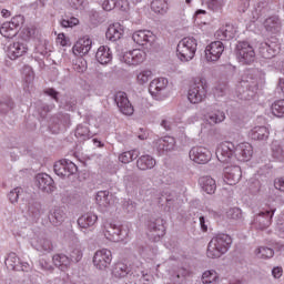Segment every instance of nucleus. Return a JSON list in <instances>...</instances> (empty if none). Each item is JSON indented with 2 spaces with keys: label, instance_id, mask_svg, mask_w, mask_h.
I'll use <instances>...</instances> for the list:
<instances>
[{
  "label": "nucleus",
  "instance_id": "obj_1",
  "mask_svg": "<svg viewBox=\"0 0 284 284\" xmlns=\"http://www.w3.org/2000/svg\"><path fill=\"white\" fill-rule=\"evenodd\" d=\"M217 161L221 163H230V159L235 156L237 161H250L252 154H254V149L252 144L243 142L234 146L232 142H223L220 144L215 151Z\"/></svg>",
  "mask_w": 284,
  "mask_h": 284
},
{
  "label": "nucleus",
  "instance_id": "obj_2",
  "mask_svg": "<svg viewBox=\"0 0 284 284\" xmlns=\"http://www.w3.org/2000/svg\"><path fill=\"white\" fill-rule=\"evenodd\" d=\"M230 247H232V236L225 233H219L209 242L206 256L209 258H221Z\"/></svg>",
  "mask_w": 284,
  "mask_h": 284
},
{
  "label": "nucleus",
  "instance_id": "obj_3",
  "mask_svg": "<svg viewBox=\"0 0 284 284\" xmlns=\"http://www.w3.org/2000/svg\"><path fill=\"white\" fill-rule=\"evenodd\" d=\"M196 48H199V41L194 37H186L179 41L176 45V57L180 61H192L196 55Z\"/></svg>",
  "mask_w": 284,
  "mask_h": 284
},
{
  "label": "nucleus",
  "instance_id": "obj_4",
  "mask_svg": "<svg viewBox=\"0 0 284 284\" xmlns=\"http://www.w3.org/2000/svg\"><path fill=\"white\" fill-rule=\"evenodd\" d=\"M207 97V82L205 79H197L189 89L187 99L190 103H203Z\"/></svg>",
  "mask_w": 284,
  "mask_h": 284
},
{
  "label": "nucleus",
  "instance_id": "obj_5",
  "mask_svg": "<svg viewBox=\"0 0 284 284\" xmlns=\"http://www.w3.org/2000/svg\"><path fill=\"white\" fill-rule=\"evenodd\" d=\"M235 54L237 57V61L242 63V65H252V63L256 61V52L254 51V47L246 41L237 43Z\"/></svg>",
  "mask_w": 284,
  "mask_h": 284
},
{
  "label": "nucleus",
  "instance_id": "obj_6",
  "mask_svg": "<svg viewBox=\"0 0 284 284\" xmlns=\"http://www.w3.org/2000/svg\"><path fill=\"white\" fill-rule=\"evenodd\" d=\"M26 19L23 16H14L11 21L2 23L0 28V34L6 39H12L17 37V32H19L21 26H23Z\"/></svg>",
  "mask_w": 284,
  "mask_h": 284
},
{
  "label": "nucleus",
  "instance_id": "obj_7",
  "mask_svg": "<svg viewBox=\"0 0 284 284\" xmlns=\"http://www.w3.org/2000/svg\"><path fill=\"white\" fill-rule=\"evenodd\" d=\"M78 171L77 164L70 160H59L53 165V172L57 176H60V179H69L72 174H77Z\"/></svg>",
  "mask_w": 284,
  "mask_h": 284
},
{
  "label": "nucleus",
  "instance_id": "obj_8",
  "mask_svg": "<svg viewBox=\"0 0 284 284\" xmlns=\"http://www.w3.org/2000/svg\"><path fill=\"white\" fill-rule=\"evenodd\" d=\"M148 234L153 241H160L162 236H165V223L163 219H151L148 222Z\"/></svg>",
  "mask_w": 284,
  "mask_h": 284
},
{
  "label": "nucleus",
  "instance_id": "obj_9",
  "mask_svg": "<svg viewBox=\"0 0 284 284\" xmlns=\"http://www.w3.org/2000/svg\"><path fill=\"white\" fill-rule=\"evenodd\" d=\"M146 53L143 50L134 49L132 51H126L120 55V61L126 63V65H140L145 61Z\"/></svg>",
  "mask_w": 284,
  "mask_h": 284
},
{
  "label": "nucleus",
  "instance_id": "obj_10",
  "mask_svg": "<svg viewBox=\"0 0 284 284\" xmlns=\"http://www.w3.org/2000/svg\"><path fill=\"white\" fill-rule=\"evenodd\" d=\"M189 156L191 161H194V163L205 165V163L211 161L212 152H210L205 146H193L189 152Z\"/></svg>",
  "mask_w": 284,
  "mask_h": 284
},
{
  "label": "nucleus",
  "instance_id": "obj_11",
  "mask_svg": "<svg viewBox=\"0 0 284 284\" xmlns=\"http://www.w3.org/2000/svg\"><path fill=\"white\" fill-rule=\"evenodd\" d=\"M112 263V251L108 248H102L95 252L93 256V265L98 270H106Z\"/></svg>",
  "mask_w": 284,
  "mask_h": 284
},
{
  "label": "nucleus",
  "instance_id": "obj_12",
  "mask_svg": "<svg viewBox=\"0 0 284 284\" xmlns=\"http://www.w3.org/2000/svg\"><path fill=\"white\" fill-rule=\"evenodd\" d=\"M114 102L122 114H125L126 116H132L134 114V106L128 99V94L125 92L119 91L114 97Z\"/></svg>",
  "mask_w": 284,
  "mask_h": 284
},
{
  "label": "nucleus",
  "instance_id": "obj_13",
  "mask_svg": "<svg viewBox=\"0 0 284 284\" xmlns=\"http://www.w3.org/2000/svg\"><path fill=\"white\" fill-rule=\"evenodd\" d=\"M225 51V45L221 41H214L209 44L205 49V59L206 61L214 63L221 59V55Z\"/></svg>",
  "mask_w": 284,
  "mask_h": 284
},
{
  "label": "nucleus",
  "instance_id": "obj_14",
  "mask_svg": "<svg viewBox=\"0 0 284 284\" xmlns=\"http://www.w3.org/2000/svg\"><path fill=\"white\" fill-rule=\"evenodd\" d=\"M274 212H276V209L260 212L258 215L255 216L253 222L255 227H257V230H267V227L272 225Z\"/></svg>",
  "mask_w": 284,
  "mask_h": 284
},
{
  "label": "nucleus",
  "instance_id": "obj_15",
  "mask_svg": "<svg viewBox=\"0 0 284 284\" xmlns=\"http://www.w3.org/2000/svg\"><path fill=\"white\" fill-rule=\"evenodd\" d=\"M224 181L227 185H236L241 178L243 176V171H241V166L239 165H230L224 168L223 170Z\"/></svg>",
  "mask_w": 284,
  "mask_h": 284
},
{
  "label": "nucleus",
  "instance_id": "obj_16",
  "mask_svg": "<svg viewBox=\"0 0 284 284\" xmlns=\"http://www.w3.org/2000/svg\"><path fill=\"white\" fill-rule=\"evenodd\" d=\"M258 50L263 59H274V55L281 52V44L268 40L267 42H262Z\"/></svg>",
  "mask_w": 284,
  "mask_h": 284
},
{
  "label": "nucleus",
  "instance_id": "obj_17",
  "mask_svg": "<svg viewBox=\"0 0 284 284\" xmlns=\"http://www.w3.org/2000/svg\"><path fill=\"white\" fill-rule=\"evenodd\" d=\"M27 214L32 221H39V219L45 214V209H43L41 202L29 200L27 204Z\"/></svg>",
  "mask_w": 284,
  "mask_h": 284
},
{
  "label": "nucleus",
  "instance_id": "obj_18",
  "mask_svg": "<svg viewBox=\"0 0 284 284\" xmlns=\"http://www.w3.org/2000/svg\"><path fill=\"white\" fill-rule=\"evenodd\" d=\"M132 39L138 45H152L156 41V36L149 30H139L133 33Z\"/></svg>",
  "mask_w": 284,
  "mask_h": 284
},
{
  "label": "nucleus",
  "instance_id": "obj_19",
  "mask_svg": "<svg viewBox=\"0 0 284 284\" xmlns=\"http://www.w3.org/2000/svg\"><path fill=\"white\" fill-rule=\"evenodd\" d=\"M104 236L108 241L119 243V241H123V231H121V226L116 224L106 223L104 224Z\"/></svg>",
  "mask_w": 284,
  "mask_h": 284
},
{
  "label": "nucleus",
  "instance_id": "obj_20",
  "mask_svg": "<svg viewBox=\"0 0 284 284\" xmlns=\"http://www.w3.org/2000/svg\"><path fill=\"white\" fill-rule=\"evenodd\" d=\"M37 185L39 190L42 192H47L50 194V192H54V180L45 173H40L36 178Z\"/></svg>",
  "mask_w": 284,
  "mask_h": 284
},
{
  "label": "nucleus",
  "instance_id": "obj_21",
  "mask_svg": "<svg viewBox=\"0 0 284 284\" xmlns=\"http://www.w3.org/2000/svg\"><path fill=\"white\" fill-rule=\"evenodd\" d=\"M168 83V79L165 78L154 79L149 85L150 94L152 97H163V92H165Z\"/></svg>",
  "mask_w": 284,
  "mask_h": 284
},
{
  "label": "nucleus",
  "instance_id": "obj_22",
  "mask_svg": "<svg viewBox=\"0 0 284 284\" xmlns=\"http://www.w3.org/2000/svg\"><path fill=\"white\" fill-rule=\"evenodd\" d=\"M28 52V44L26 42H13L8 48V57L11 61H16L19 57H23Z\"/></svg>",
  "mask_w": 284,
  "mask_h": 284
},
{
  "label": "nucleus",
  "instance_id": "obj_23",
  "mask_svg": "<svg viewBox=\"0 0 284 284\" xmlns=\"http://www.w3.org/2000/svg\"><path fill=\"white\" fill-rule=\"evenodd\" d=\"M204 120L209 125L223 123L225 121V112L219 109H207Z\"/></svg>",
  "mask_w": 284,
  "mask_h": 284
},
{
  "label": "nucleus",
  "instance_id": "obj_24",
  "mask_svg": "<svg viewBox=\"0 0 284 284\" xmlns=\"http://www.w3.org/2000/svg\"><path fill=\"white\" fill-rule=\"evenodd\" d=\"M32 247L37 250V252H47L50 253L54 250V244L52 240L48 237H38L31 242Z\"/></svg>",
  "mask_w": 284,
  "mask_h": 284
},
{
  "label": "nucleus",
  "instance_id": "obj_25",
  "mask_svg": "<svg viewBox=\"0 0 284 284\" xmlns=\"http://www.w3.org/2000/svg\"><path fill=\"white\" fill-rule=\"evenodd\" d=\"M92 50V39L83 37L73 45V52H78L81 57H85Z\"/></svg>",
  "mask_w": 284,
  "mask_h": 284
},
{
  "label": "nucleus",
  "instance_id": "obj_26",
  "mask_svg": "<svg viewBox=\"0 0 284 284\" xmlns=\"http://www.w3.org/2000/svg\"><path fill=\"white\" fill-rule=\"evenodd\" d=\"M264 28L266 32H271L272 34H278L283 28V23L281 22V18L277 16H272L264 21Z\"/></svg>",
  "mask_w": 284,
  "mask_h": 284
},
{
  "label": "nucleus",
  "instance_id": "obj_27",
  "mask_svg": "<svg viewBox=\"0 0 284 284\" xmlns=\"http://www.w3.org/2000/svg\"><path fill=\"white\" fill-rule=\"evenodd\" d=\"M97 221H99V216L92 212H89L78 219V225L81 230H88V227H93Z\"/></svg>",
  "mask_w": 284,
  "mask_h": 284
},
{
  "label": "nucleus",
  "instance_id": "obj_28",
  "mask_svg": "<svg viewBox=\"0 0 284 284\" xmlns=\"http://www.w3.org/2000/svg\"><path fill=\"white\" fill-rule=\"evenodd\" d=\"M49 221L54 227H59V225L63 224L65 221V211L62 207H54L49 213Z\"/></svg>",
  "mask_w": 284,
  "mask_h": 284
},
{
  "label": "nucleus",
  "instance_id": "obj_29",
  "mask_svg": "<svg viewBox=\"0 0 284 284\" xmlns=\"http://www.w3.org/2000/svg\"><path fill=\"white\" fill-rule=\"evenodd\" d=\"M95 59L101 65H108L112 61V51L108 47L102 45L98 49Z\"/></svg>",
  "mask_w": 284,
  "mask_h": 284
},
{
  "label": "nucleus",
  "instance_id": "obj_30",
  "mask_svg": "<svg viewBox=\"0 0 284 284\" xmlns=\"http://www.w3.org/2000/svg\"><path fill=\"white\" fill-rule=\"evenodd\" d=\"M112 274L115 278H125L129 274H132V268L123 262H118L112 270Z\"/></svg>",
  "mask_w": 284,
  "mask_h": 284
},
{
  "label": "nucleus",
  "instance_id": "obj_31",
  "mask_svg": "<svg viewBox=\"0 0 284 284\" xmlns=\"http://www.w3.org/2000/svg\"><path fill=\"white\" fill-rule=\"evenodd\" d=\"M105 37L109 41H119L123 37V27L119 23L109 26Z\"/></svg>",
  "mask_w": 284,
  "mask_h": 284
},
{
  "label": "nucleus",
  "instance_id": "obj_32",
  "mask_svg": "<svg viewBox=\"0 0 284 284\" xmlns=\"http://www.w3.org/2000/svg\"><path fill=\"white\" fill-rule=\"evenodd\" d=\"M154 165H156V160L149 154L140 156L136 161V168L142 171L152 170Z\"/></svg>",
  "mask_w": 284,
  "mask_h": 284
},
{
  "label": "nucleus",
  "instance_id": "obj_33",
  "mask_svg": "<svg viewBox=\"0 0 284 284\" xmlns=\"http://www.w3.org/2000/svg\"><path fill=\"white\" fill-rule=\"evenodd\" d=\"M251 139L254 141H267L270 139V130L266 126H255L251 131Z\"/></svg>",
  "mask_w": 284,
  "mask_h": 284
},
{
  "label": "nucleus",
  "instance_id": "obj_34",
  "mask_svg": "<svg viewBox=\"0 0 284 284\" xmlns=\"http://www.w3.org/2000/svg\"><path fill=\"white\" fill-rule=\"evenodd\" d=\"M200 185L206 194H214L216 192V181L211 176H203L200 179Z\"/></svg>",
  "mask_w": 284,
  "mask_h": 284
},
{
  "label": "nucleus",
  "instance_id": "obj_35",
  "mask_svg": "<svg viewBox=\"0 0 284 284\" xmlns=\"http://www.w3.org/2000/svg\"><path fill=\"white\" fill-rule=\"evenodd\" d=\"M175 145L176 141L172 136H164L158 141V150L162 152H171Z\"/></svg>",
  "mask_w": 284,
  "mask_h": 284
},
{
  "label": "nucleus",
  "instance_id": "obj_36",
  "mask_svg": "<svg viewBox=\"0 0 284 284\" xmlns=\"http://www.w3.org/2000/svg\"><path fill=\"white\" fill-rule=\"evenodd\" d=\"M55 267H59L62 272L70 267L71 260L65 254H55L52 257Z\"/></svg>",
  "mask_w": 284,
  "mask_h": 284
},
{
  "label": "nucleus",
  "instance_id": "obj_37",
  "mask_svg": "<svg viewBox=\"0 0 284 284\" xmlns=\"http://www.w3.org/2000/svg\"><path fill=\"white\" fill-rule=\"evenodd\" d=\"M234 27L226 24L225 27H222L220 30L216 32L217 39L221 41H230V39H234L235 34Z\"/></svg>",
  "mask_w": 284,
  "mask_h": 284
},
{
  "label": "nucleus",
  "instance_id": "obj_38",
  "mask_svg": "<svg viewBox=\"0 0 284 284\" xmlns=\"http://www.w3.org/2000/svg\"><path fill=\"white\" fill-rule=\"evenodd\" d=\"M8 270H12L13 272H19L21 270V260L17 256V253H10L4 261Z\"/></svg>",
  "mask_w": 284,
  "mask_h": 284
},
{
  "label": "nucleus",
  "instance_id": "obj_39",
  "mask_svg": "<svg viewBox=\"0 0 284 284\" xmlns=\"http://www.w3.org/2000/svg\"><path fill=\"white\" fill-rule=\"evenodd\" d=\"M151 10L155 12V14H168V1L166 0H152Z\"/></svg>",
  "mask_w": 284,
  "mask_h": 284
},
{
  "label": "nucleus",
  "instance_id": "obj_40",
  "mask_svg": "<svg viewBox=\"0 0 284 284\" xmlns=\"http://www.w3.org/2000/svg\"><path fill=\"white\" fill-rule=\"evenodd\" d=\"M112 201L110 191H99L95 196V202L100 207H108Z\"/></svg>",
  "mask_w": 284,
  "mask_h": 284
},
{
  "label": "nucleus",
  "instance_id": "obj_41",
  "mask_svg": "<svg viewBox=\"0 0 284 284\" xmlns=\"http://www.w3.org/2000/svg\"><path fill=\"white\" fill-rule=\"evenodd\" d=\"M36 110L41 119H45L49 112L54 110V104H47L43 101L36 102Z\"/></svg>",
  "mask_w": 284,
  "mask_h": 284
},
{
  "label": "nucleus",
  "instance_id": "obj_42",
  "mask_svg": "<svg viewBox=\"0 0 284 284\" xmlns=\"http://www.w3.org/2000/svg\"><path fill=\"white\" fill-rule=\"evenodd\" d=\"M244 88H246V91H243L241 99L250 101V99H254L256 90H258V83L253 82V84H250L244 82Z\"/></svg>",
  "mask_w": 284,
  "mask_h": 284
},
{
  "label": "nucleus",
  "instance_id": "obj_43",
  "mask_svg": "<svg viewBox=\"0 0 284 284\" xmlns=\"http://www.w3.org/2000/svg\"><path fill=\"white\" fill-rule=\"evenodd\" d=\"M271 152L273 159H277V161L284 160V149L283 145H281V142H278L277 140L272 142Z\"/></svg>",
  "mask_w": 284,
  "mask_h": 284
},
{
  "label": "nucleus",
  "instance_id": "obj_44",
  "mask_svg": "<svg viewBox=\"0 0 284 284\" xmlns=\"http://www.w3.org/2000/svg\"><path fill=\"white\" fill-rule=\"evenodd\" d=\"M202 283L203 284H212V283L217 284L219 283V273H216V271H214V270L205 271L202 274Z\"/></svg>",
  "mask_w": 284,
  "mask_h": 284
},
{
  "label": "nucleus",
  "instance_id": "obj_45",
  "mask_svg": "<svg viewBox=\"0 0 284 284\" xmlns=\"http://www.w3.org/2000/svg\"><path fill=\"white\" fill-rule=\"evenodd\" d=\"M134 159H139V151L136 150L125 151L119 155L121 163H131Z\"/></svg>",
  "mask_w": 284,
  "mask_h": 284
},
{
  "label": "nucleus",
  "instance_id": "obj_46",
  "mask_svg": "<svg viewBox=\"0 0 284 284\" xmlns=\"http://www.w3.org/2000/svg\"><path fill=\"white\" fill-rule=\"evenodd\" d=\"M75 136L79 141H88L90 139V129L88 126L80 124L75 129Z\"/></svg>",
  "mask_w": 284,
  "mask_h": 284
},
{
  "label": "nucleus",
  "instance_id": "obj_47",
  "mask_svg": "<svg viewBox=\"0 0 284 284\" xmlns=\"http://www.w3.org/2000/svg\"><path fill=\"white\" fill-rule=\"evenodd\" d=\"M226 219L230 221H243V212L239 207H232L226 212Z\"/></svg>",
  "mask_w": 284,
  "mask_h": 284
},
{
  "label": "nucleus",
  "instance_id": "obj_48",
  "mask_svg": "<svg viewBox=\"0 0 284 284\" xmlns=\"http://www.w3.org/2000/svg\"><path fill=\"white\" fill-rule=\"evenodd\" d=\"M23 196H26V193L21 187H16L8 194L10 203H18L19 199H23Z\"/></svg>",
  "mask_w": 284,
  "mask_h": 284
},
{
  "label": "nucleus",
  "instance_id": "obj_49",
  "mask_svg": "<svg viewBox=\"0 0 284 284\" xmlns=\"http://www.w3.org/2000/svg\"><path fill=\"white\" fill-rule=\"evenodd\" d=\"M14 108V102L10 98H4L0 101V112L1 114H8L10 110Z\"/></svg>",
  "mask_w": 284,
  "mask_h": 284
},
{
  "label": "nucleus",
  "instance_id": "obj_50",
  "mask_svg": "<svg viewBox=\"0 0 284 284\" xmlns=\"http://www.w3.org/2000/svg\"><path fill=\"white\" fill-rule=\"evenodd\" d=\"M257 258H272L274 256V250L265 246H261L255 251Z\"/></svg>",
  "mask_w": 284,
  "mask_h": 284
},
{
  "label": "nucleus",
  "instance_id": "obj_51",
  "mask_svg": "<svg viewBox=\"0 0 284 284\" xmlns=\"http://www.w3.org/2000/svg\"><path fill=\"white\" fill-rule=\"evenodd\" d=\"M272 110V114H274V116H283L284 115V100H278L276 102H274L271 106Z\"/></svg>",
  "mask_w": 284,
  "mask_h": 284
},
{
  "label": "nucleus",
  "instance_id": "obj_52",
  "mask_svg": "<svg viewBox=\"0 0 284 284\" xmlns=\"http://www.w3.org/2000/svg\"><path fill=\"white\" fill-rule=\"evenodd\" d=\"M223 6H225V0H207V8L213 12H220L223 10Z\"/></svg>",
  "mask_w": 284,
  "mask_h": 284
},
{
  "label": "nucleus",
  "instance_id": "obj_53",
  "mask_svg": "<svg viewBox=\"0 0 284 284\" xmlns=\"http://www.w3.org/2000/svg\"><path fill=\"white\" fill-rule=\"evenodd\" d=\"M255 12H257L260 17H263V14H266V12H270V3L267 1L257 2L255 7Z\"/></svg>",
  "mask_w": 284,
  "mask_h": 284
},
{
  "label": "nucleus",
  "instance_id": "obj_54",
  "mask_svg": "<svg viewBox=\"0 0 284 284\" xmlns=\"http://www.w3.org/2000/svg\"><path fill=\"white\" fill-rule=\"evenodd\" d=\"M62 28H74V26H79V19L72 18H64L61 20Z\"/></svg>",
  "mask_w": 284,
  "mask_h": 284
},
{
  "label": "nucleus",
  "instance_id": "obj_55",
  "mask_svg": "<svg viewBox=\"0 0 284 284\" xmlns=\"http://www.w3.org/2000/svg\"><path fill=\"white\" fill-rule=\"evenodd\" d=\"M152 77V71L150 70H145L142 71L139 75H138V81L141 85H143L144 83H148L150 81Z\"/></svg>",
  "mask_w": 284,
  "mask_h": 284
},
{
  "label": "nucleus",
  "instance_id": "obj_56",
  "mask_svg": "<svg viewBox=\"0 0 284 284\" xmlns=\"http://www.w3.org/2000/svg\"><path fill=\"white\" fill-rule=\"evenodd\" d=\"M68 119H70L68 114L58 113L51 118V123H55V125H59V123H68Z\"/></svg>",
  "mask_w": 284,
  "mask_h": 284
},
{
  "label": "nucleus",
  "instance_id": "obj_57",
  "mask_svg": "<svg viewBox=\"0 0 284 284\" xmlns=\"http://www.w3.org/2000/svg\"><path fill=\"white\" fill-rule=\"evenodd\" d=\"M38 265L40 268H42L44 272H52V270H54V267L52 266V264L50 263V261L45 260V258H40L38 262Z\"/></svg>",
  "mask_w": 284,
  "mask_h": 284
},
{
  "label": "nucleus",
  "instance_id": "obj_58",
  "mask_svg": "<svg viewBox=\"0 0 284 284\" xmlns=\"http://www.w3.org/2000/svg\"><path fill=\"white\" fill-rule=\"evenodd\" d=\"M67 3L73 10H83V3H85V0H67Z\"/></svg>",
  "mask_w": 284,
  "mask_h": 284
},
{
  "label": "nucleus",
  "instance_id": "obj_59",
  "mask_svg": "<svg viewBox=\"0 0 284 284\" xmlns=\"http://www.w3.org/2000/svg\"><path fill=\"white\" fill-rule=\"evenodd\" d=\"M118 0H104L102 3L103 10L106 12H111V10H114L116 8Z\"/></svg>",
  "mask_w": 284,
  "mask_h": 284
},
{
  "label": "nucleus",
  "instance_id": "obj_60",
  "mask_svg": "<svg viewBox=\"0 0 284 284\" xmlns=\"http://www.w3.org/2000/svg\"><path fill=\"white\" fill-rule=\"evenodd\" d=\"M37 32L34 27H27L22 30V38L23 39H32Z\"/></svg>",
  "mask_w": 284,
  "mask_h": 284
},
{
  "label": "nucleus",
  "instance_id": "obj_61",
  "mask_svg": "<svg viewBox=\"0 0 284 284\" xmlns=\"http://www.w3.org/2000/svg\"><path fill=\"white\" fill-rule=\"evenodd\" d=\"M70 256H71L70 261H74V263H79V261L83 258V252H81V250L79 248H74L71 252Z\"/></svg>",
  "mask_w": 284,
  "mask_h": 284
},
{
  "label": "nucleus",
  "instance_id": "obj_62",
  "mask_svg": "<svg viewBox=\"0 0 284 284\" xmlns=\"http://www.w3.org/2000/svg\"><path fill=\"white\" fill-rule=\"evenodd\" d=\"M115 8L121 12H128L130 10V2L128 0H118Z\"/></svg>",
  "mask_w": 284,
  "mask_h": 284
},
{
  "label": "nucleus",
  "instance_id": "obj_63",
  "mask_svg": "<svg viewBox=\"0 0 284 284\" xmlns=\"http://www.w3.org/2000/svg\"><path fill=\"white\" fill-rule=\"evenodd\" d=\"M123 210L125 212H134L136 210V203L132 202V200H125L123 202Z\"/></svg>",
  "mask_w": 284,
  "mask_h": 284
},
{
  "label": "nucleus",
  "instance_id": "obj_64",
  "mask_svg": "<svg viewBox=\"0 0 284 284\" xmlns=\"http://www.w3.org/2000/svg\"><path fill=\"white\" fill-rule=\"evenodd\" d=\"M226 90H227V85H225V84H219V85L215 87V89H214V94H215V97H224Z\"/></svg>",
  "mask_w": 284,
  "mask_h": 284
}]
</instances>
